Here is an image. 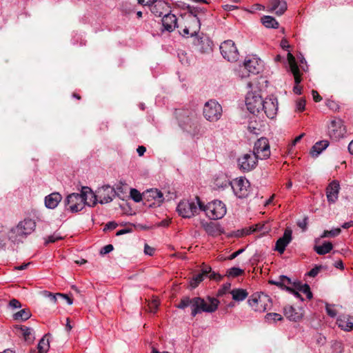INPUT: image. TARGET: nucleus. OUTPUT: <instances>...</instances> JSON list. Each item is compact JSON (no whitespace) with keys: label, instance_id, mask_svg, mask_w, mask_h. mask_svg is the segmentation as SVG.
<instances>
[{"label":"nucleus","instance_id":"1","mask_svg":"<svg viewBox=\"0 0 353 353\" xmlns=\"http://www.w3.org/2000/svg\"><path fill=\"white\" fill-rule=\"evenodd\" d=\"M209 303L205 302L204 299L200 297H194L190 299L189 297H183L177 305L179 309H185L188 306H191L192 316H195L197 314L203 312L212 313L215 312L219 303L216 298H209Z\"/></svg>","mask_w":353,"mask_h":353},{"label":"nucleus","instance_id":"2","mask_svg":"<svg viewBox=\"0 0 353 353\" xmlns=\"http://www.w3.org/2000/svg\"><path fill=\"white\" fill-rule=\"evenodd\" d=\"M36 228V222L32 219H25L10 230V238L13 241H21L32 234Z\"/></svg>","mask_w":353,"mask_h":353},{"label":"nucleus","instance_id":"3","mask_svg":"<svg viewBox=\"0 0 353 353\" xmlns=\"http://www.w3.org/2000/svg\"><path fill=\"white\" fill-rule=\"evenodd\" d=\"M200 205H201V201L196 196L194 199L181 201L177 205L176 211L183 218L190 219L201 211Z\"/></svg>","mask_w":353,"mask_h":353},{"label":"nucleus","instance_id":"4","mask_svg":"<svg viewBox=\"0 0 353 353\" xmlns=\"http://www.w3.org/2000/svg\"><path fill=\"white\" fill-rule=\"evenodd\" d=\"M249 305L256 312H265L271 309V298L263 292L253 294L248 301Z\"/></svg>","mask_w":353,"mask_h":353},{"label":"nucleus","instance_id":"5","mask_svg":"<svg viewBox=\"0 0 353 353\" xmlns=\"http://www.w3.org/2000/svg\"><path fill=\"white\" fill-rule=\"evenodd\" d=\"M200 210L205 212L206 216L213 220L220 219L226 214V206L219 200H214L207 205L201 202Z\"/></svg>","mask_w":353,"mask_h":353},{"label":"nucleus","instance_id":"6","mask_svg":"<svg viewBox=\"0 0 353 353\" xmlns=\"http://www.w3.org/2000/svg\"><path fill=\"white\" fill-rule=\"evenodd\" d=\"M263 67L262 61L257 57L252 55L247 57L242 65L239 66V75L241 78H246L250 74H255L259 73Z\"/></svg>","mask_w":353,"mask_h":353},{"label":"nucleus","instance_id":"7","mask_svg":"<svg viewBox=\"0 0 353 353\" xmlns=\"http://www.w3.org/2000/svg\"><path fill=\"white\" fill-rule=\"evenodd\" d=\"M222 106L215 100H209L203 107V114L206 120L210 122L219 121L222 116Z\"/></svg>","mask_w":353,"mask_h":353},{"label":"nucleus","instance_id":"8","mask_svg":"<svg viewBox=\"0 0 353 353\" xmlns=\"http://www.w3.org/2000/svg\"><path fill=\"white\" fill-rule=\"evenodd\" d=\"M233 193L239 198H246L250 192V185L249 181L245 177H239L234 179L230 182Z\"/></svg>","mask_w":353,"mask_h":353},{"label":"nucleus","instance_id":"9","mask_svg":"<svg viewBox=\"0 0 353 353\" xmlns=\"http://www.w3.org/2000/svg\"><path fill=\"white\" fill-rule=\"evenodd\" d=\"M64 203L66 210L72 213L82 210L85 206L81 191L80 193H72L68 195Z\"/></svg>","mask_w":353,"mask_h":353},{"label":"nucleus","instance_id":"10","mask_svg":"<svg viewBox=\"0 0 353 353\" xmlns=\"http://www.w3.org/2000/svg\"><path fill=\"white\" fill-rule=\"evenodd\" d=\"M346 133V129L341 119L332 120L327 125V135L334 141H339Z\"/></svg>","mask_w":353,"mask_h":353},{"label":"nucleus","instance_id":"11","mask_svg":"<svg viewBox=\"0 0 353 353\" xmlns=\"http://www.w3.org/2000/svg\"><path fill=\"white\" fill-rule=\"evenodd\" d=\"M264 99L256 92H248L245 98V105L248 110L253 114H259L263 109Z\"/></svg>","mask_w":353,"mask_h":353},{"label":"nucleus","instance_id":"12","mask_svg":"<svg viewBox=\"0 0 353 353\" xmlns=\"http://www.w3.org/2000/svg\"><path fill=\"white\" fill-rule=\"evenodd\" d=\"M220 50L223 57L228 61L234 62L239 59V51L232 40L223 41L220 46Z\"/></svg>","mask_w":353,"mask_h":353},{"label":"nucleus","instance_id":"13","mask_svg":"<svg viewBox=\"0 0 353 353\" xmlns=\"http://www.w3.org/2000/svg\"><path fill=\"white\" fill-rule=\"evenodd\" d=\"M258 163V158L252 152L242 154L237 159L238 167L243 172H250L254 170Z\"/></svg>","mask_w":353,"mask_h":353},{"label":"nucleus","instance_id":"14","mask_svg":"<svg viewBox=\"0 0 353 353\" xmlns=\"http://www.w3.org/2000/svg\"><path fill=\"white\" fill-rule=\"evenodd\" d=\"M252 154L258 159H266L270 156V148L269 141L267 138L261 137L259 139L254 143Z\"/></svg>","mask_w":353,"mask_h":353},{"label":"nucleus","instance_id":"15","mask_svg":"<svg viewBox=\"0 0 353 353\" xmlns=\"http://www.w3.org/2000/svg\"><path fill=\"white\" fill-rule=\"evenodd\" d=\"M287 59L290 70L294 75V82L296 84L293 88V91L296 94H301V87H300L299 84L301 81V77L299 72V68L296 62L295 57L292 55V54L290 52H288Z\"/></svg>","mask_w":353,"mask_h":353},{"label":"nucleus","instance_id":"16","mask_svg":"<svg viewBox=\"0 0 353 353\" xmlns=\"http://www.w3.org/2000/svg\"><path fill=\"white\" fill-rule=\"evenodd\" d=\"M143 200L151 202L148 204L150 207L160 205L164 201L163 194L158 189L147 190L143 193Z\"/></svg>","mask_w":353,"mask_h":353},{"label":"nucleus","instance_id":"17","mask_svg":"<svg viewBox=\"0 0 353 353\" xmlns=\"http://www.w3.org/2000/svg\"><path fill=\"white\" fill-rule=\"evenodd\" d=\"M277 111L278 101L276 98L270 97L264 99L263 109L261 110V112H263L268 118L273 119L276 115Z\"/></svg>","mask_w":353,"mask_h":353},{"label":"nucleus","instance_id":"18","mask_svg":"<svg viewBox=\"0 0 353 353\" xmlns=\"http://www.w3.org/2000/svg\"><path fill=\"white\" fill-rule=\"evenodd\" d=\"M116 195V192L114 188L110 185H104L99 188L97 191V196L99 202L101 204L108 203L112 201Z\"/></svg>","mask_w":353,"mask_h":353},{"label":"nucleus","instance_id":"19","mask_svg":"<svg viewBox=\"0 0 353 353\" xmlns=\"http://www.w3.org/2000/svg\"><path fill=\"white\" fill-rule=\"evenodd\" d=\"M151 12L157 17H162L171 12L169 4L161 0H156L150 7Z\"/></svg>","mask_w":353,"mask_h":353},{"label":"nucleus","instance_id":"20","mask_svg":"<svg viewBox=\"0 0 353 353\" xmlns=\"http://www.w3.org/2000/svg\"><path fill=\"white\" fill-rule=\"evenodd\" d=\"M163 31L168 32H173L177 28V18L175 14H172L171 12L162 17L161 19Z\"/></svg>","mask_w":353,"mask_h":353},{"label":"nucleus","instance_id":"21","mask_svg":"<svg viewBox=\"0 0 353 353\" xmlns=\"http://www.w3.org/2000/svg\"><path fill=\"white\" fill-rule=\"evenodd\" d=\"M340 185L338 181H332L326 188V197L329 203H335L339 198Z\"/></svg>","mask_w":353,"mask_h":353},{"label":"nucleus","instance_id":"22","mask_svg":"<svg viewBox=\"0 0 353 353\" xmlns=\"http://www.w3.org/2000/svg\"><path fill=\"white\" fill-rule=\"evenodd\" d=\"M176 115L180 126L185 130H188V125H190L194 119V113L177 110Z\"/></svg>","mask_w":353,"mask_h":353},{"label":"nucleus","instance_id":"23","mask_svg":"<svg viewBox=\"0 0 353 353\" xmlns=\"http://www.w3.org/2000/svg\"><path fill=\"white\" fill-rule=\"evenodd\" d=\"M292 230L290 229H286L284 232L283 236L279 238L275 245V250L282 254L284 252L285 248L292 241Z\"/></svg>","mask_w":353,"mask_h":353},{"label":"nucleus","instance_id":"24","mask_svg":"<svg viewBox=\"0 0 353 353\" xmlns=\"http://www.w3.org/2000/svg\"><path fill=\"white\" fill-rule=\"evenodd\" d=\"M201 225L205 232L212 236H217L223 233V229L219 224L214 222L202 221Z\"/></svg>","mask_w":353,"mask_h":353},{"label":"nucleus","instance_id":"25","mask_svg":"<svg viewBox=\"0 0 353 353\" xmlns=\"http://www.w3.org/2000/svg\"><path fill=\"white\" fill-rule=\"evenodd\" d=\"M81 192L85 205L93 207L99 202L97 194H95L90 188L82 187Z\"/></svg>","mask_w":353,"mask_h":353},{"label":"nucleus","instance_id":"26","mask_svg":"<svg viewBox=\"0 0 353 353\" xmlns=\"http://www.w3.org/2000/svg\"><path fill=\"white\" fill-rule=\"evenodd\" d=\"M62 196L59 192H53L45 197V206L48 209H54L61 202Z\"/></svg>","mask_w":353,"mask_h":353},{"label":"nucleus","instance_id":"27","mask_svg":"<svg viewBox=\"0 0 353 353\" xmlns=\"http://www.w3.org/2000/svg\"><path fill=\"white\" fill-rule=\"evenodd\" d=\"M336 323L342 330L350 332L353 330V316H340L337 319Z\"/></svg>","mask_w":353,"mask_h":353},{"label":"nucleus","instance_id":"28","mask_svg":"<svg viewBox=\"0 0 353 353\" xmlns=\"http://www.w3.org/2000/svg\"><path fill=\"white\" fill-rule=\"evenodd\" d=\"M329 145L328 141L323 140L316 142L311 148L310 154L313 157H317Z\"/></svg>","mask_w":353,"mask_h":353},{"label":"nucleus","instance_id":"29","mask_svg":"<svg viewBox=\"0 0 353 353\" xmlns=\"http://www.w3.org/2000/svg\"><path fill=\"white\" fill-rule=\"evenodd\" d=\"M287 9V4L285 1L272 0L270 3V10L277 15H281Z\"/></svg>","mask_w":353,"mask_h":353},{"label":"nucleus","instance_id":"30","mask_svg":"<svg viewBox=\"0 0 353 353\" xmlns=\"http://www.w3.org/2000/svg\"><path fill=\"white\" fill-rule=\"evenodd\" d=\"M186 22L188 23L187 26L190 28L192 32L196 34L199 32L201 26L199 18L193 16L190 17V19H186Z\"/></svg>","mask_w":353,"mask_h":353},{"label":"nucleus","instance_id":"31","mask_svg":"<svg viewBox=\"0 0 353 353\" xmlns=\"http://www.w3.org/2000/svg\"><path fill=\"white\" fill-rule=\"evenodd\" d=\"M333 248V245L330 242H324L321 245H315L314 251L319 255H324L329 253Z\"/></svg>","mask_w":353,"mask_h":353},{"label":"nucleus","instance_id":"32","mask_svg":"<svg viewBox=\"0 0 353 353\" xmlns=\"http://www.w3.org/2000/svg\"><path fill=\"white\" fill-rule=\"evenodd\" d=\"M233 300L236 301H242L246 299L248 295V293L245 290L236 288L234 289L230 292Z\"/></svg>","mask_w":353,"mask_h":353},{"label":"nucleus","instance_id":"33","mask_svg":"<svg viewBox=\"0 0 353 353\" xmlns=\"http://www.w3.org/2000/svg\"><path fill=\"white\" fill-rule=\"evenodd\" d=\"M31 315L30 310L22 309L13 314V319L17 321H24L29 319Z\"/></svg>","mask_w":353,"mask_h":353},{"label":"nucleus","instance_id":"34","mask_svg":"<svg viewBox=\"0 0 353 353\" xmlns=\"http://www.w3.org/2000/svg\"><path fill=\"white\" fill-rule=\"evenodd\" d=\"M261 22L268 28H277L279 27V23L276 20L271 16H264L261 18Z\"/></svg>","mask_w":353,"mask_h":353},{"label":"nucleus","instance_id":"35","mask_svg":"<svg viewBox=\"0 0 353 353\" xmlns=\"http://www.w3.org/2000/svg\"><path fill=\"white\" fill-rule=\"evenodd\" d=\"M284 313L285 316L291 321H296L299 319L300 315L295 312L292 306H287L284 308Z\"/></svg>","mask_w":353,"mask_h":353},{"label":"nucleus","instance_id":"36","mask_svg":"<svg viewBox=\"0 0 353 353\" xmlns=\"http://www.w3.org/2000/svg\"><path fill=\"white\" fill-rule=\"evenodd\" d=\"M20 330H21L22 334L23 335V337L26 341L32 342L34 340V336L33 329H32L31 327L23 325L20 327Z\"/></svg>","mask_w":353,"mask_h":353},{"label":"nucleus","instance_id":"37","mask_svg":"<svg viewBox=\"0 0 353 353\" xmlns=\"http://www.w3.org/2000/svg\"><path fill=\"white\" fill-rule=\"evenodd\" d=\"M185 8L189 13L188 16L187 17V19H190L191 17H199L198 15L202 12H205V10L203 8H201L200 7H194L192 6H190L189 4H187L185 6Z\"/></svg>","mask_w":353,"mask_h":353},{"label":"nucleus","instance_id":"38","mask_svg":"<svg viewBox=\"0 0 353 353\" xmlns=\"http://www.w3.org/2000/svg\"><path fill=\"white\" fill-rule=\"evenodd\" d=\"M50 347L48 339L46 336L43 337L39 342L38 351L39 353H46Z\"/></svg>","mask_w":353,"mask_h":353},{"label":"nucleus","instance_id":"39","mask_svg":"<svg viewBox=\"0 0 353 353\" xmlns=\"http://www.w3.org/2000/svg\"><path fill=\"white\" fill-rule=\"evenodd\" d=\"M341 230L340 228H334L331 230H325L323 233L321 235V238H326V237H334L338 236L341 233Z\"/></svg>","mask_w":353,"mask_h":353},{"label":"nucleus","instance_id":"40","mask_svg":"<svg viewBox=\"0 0 353 353\" xmlns=\"http://www.w3.org/2000/svg\"><path fill=\"white\" fill-rule=\"evenodd\" d=\"M130 195L132 199L135 202H140L143 199V194H141L137 189L132 188L130 192Z\"/></svg>","mask_w":353,"mask_h":353},{"label":"nucleus","instance_id":"41","mask_svg":"<svg viewBox=\"0 0 353 353\" xmlns=\"http://www.w3.org/2000/svg\"><path fill=\"white\" fill-rule=\"evenodd\" d=\"M204 277L203 274L201 273L194 276L190 282L191 287L193 288H196L203 280Z\"/></svg>","mask_w":353,"mask_h":353},{"label":"nucleus","instance_id":"42","mask_svg":"<svg viewBox=\"0 0 353 353\" xmlns=\"http://www.w3.org/2000/svg\"><path fill=\"white\" fill-rule=\"evenodd\" d=\"M299 290L305 294L307 299H310L312 298V293L310 291V286L307 284L300 285Z\"/></svg>","mask_w":353,"mask_h":353},{"label":"nucleus","instance_id":"43","mask_svg":"<svg viewBox=\"0 0 353 353\" xmlns=\"http://www.w3.org/2000/svg\"><path fill=\"white\" fill-rule=\"evenodd\" d=\"M243 272V271L241 268L234 267L229 269L227 273L230 276L236 277L240 276Z\"/></svg>","mask_w":353,"mask_h":353},{"label":"nucleus","instance_id":"44","mask_svg":"<svg viewBox=\"0 0 353 353\" xmlns=\"http://www.w3.org/2000/svg\"><path fill=\"white\" fill-rule=\"evenodd\" d=\"M265 319L268 321H274L276 322L277 321H281L282 319V316L281 314L277 313H268L265 315Z\"/></svg>","mask_w":353,"mask_h":353},{"label":"nucleus","instance_id":"45","mask_svg":"<svg viewBox=\"0 0 353 353\" xmlns=\"http://www.w3.org/2000/svg\"><path fill=\"white\" fill-rule=\"evenodd\" d=\"M282 279H283V287L285 288V289L289 292L290 290H292V288L290 286L292 284L291 279L285 275H282Z\"/></svg>","mask_w":353,"mask_h":353},{"label":"nucleus","instance_id":"46","mask_svg":"<svg viewBox=\"0 0 353 353\" xmlns=\"http://www.w3.org/2000/svg\"><path fill=\"white\" fill-rule=\"evenodd\" d=\"M325 310H326L327 314L330 317L333 318L336 316L337 313H336V310L334 308V305H330V304H326Z\"/></svg>","mask_w":353,"mask_h":353},{"label":"nucleus","instance_id":"47","mask_svg":"<svg viewBox=\"0 0 353 353\" xmlns=\"http://www.w3.org/2000/svg\"><path fill=\"white\" fill-rule=\"evenodd\" d=\"M59 239H61V237L57 234H53L52 235H50L48 236L46 239V242L45 243L46 244H48V243H54L55 241L59 240Z\"/></svg>","mask_w":353,"mask_h":353},{"label":"nucleus","instance_id":"48","mask_svg":"<svg viewBox=\"0 0 353 353\" xmlns=\"http://www.w3.org/2000/svg\"><path fill=\"white\" fill-rule=\"evenodd\" d=\"M181 34L183 37H193L196 35L192 32V30H191L190 28L188 26H185V28L182 30Z\"/></svg>","mask_w":353,"mask_h":353},{"label":"nucleus","instance_id":"49","mask_svg":"<svg viewBox=\"0 0 353 353\" xmlns=\"http://www.w3.org/2000/svg\"><path fill=\"white\" fill-rule=\"evenodd\" d=\"M159 301L157 299L153 300L150 304L149 307L150 310V312L152 313H155L157 310V308L159 307Z\"/></svg>","mask_w":353,"mask_h":353},{"label":"nucleus","instance_id":"50","mask_svg":"<svg viewBox=\"0 0 353 353\" xmlns=\"http://www.w3.org/2000/svg\"><path fill=\"white\" fill-rule=\"evenodd\" d=\"M114 248L113 245L111 244H108L104 247H103L100 251L101 254H106L110 253L113 250Z\"/></svg>","mask_w":353,"mask_h":353},{"label":"nucleus","instance_id":"51","mask_svg":"<svg viewBox=\"0 0 353 353\" xmlns=\"http://www.w3.org/2000/svg\"><path fill=\"white\" fill-rule=\"evenodd\" d=\"M307 217H305L303 220L299 221L297 223L298 226L301 228L303 231H305L307 230Z\"/></svg>","mask_w":353,"mask_h":353},{"label":"nucleus","instance_id":"52","mask_svg":"<svg viewBox=\"0 0 353 353\" xmlns=\"http://www.w3.org/2000/svg\"><path fill=\"white\" fill-rule=\"evenodd\" d=\"M44 294L49 298L50 301L54 303H55L57 302V296H59L57 295V294H52L51 292H47V291H45L44 292Z\"/></svg>","mask_w":353,"mask_h":353},{"label":"nucleus","instance_id":"53","mask_svg":"<svg viewBox=\"0 0 353 353\" xmlns=\"http://www.w3.org/2000/svg\"><path fill=\"white\" fill-rule=\"evenodd\" d=\"M117 225H117V223L116 222H114V221L108 222V223L105 225V228H104L103 230H104V231H106V230H112L115 229V228L117 227Z\"/></svg>","mask_w":353,"mask_h":353},{"label":"nucleus","instance_id":"54","mask_svg":"<svg viewBox=\"0 0 353 353\" xmlns=\"http://www.w3.org/2000/svg\"><path fill=\"white\" fill-rule=\"evenodd\" d=\"M9 305L12 308H19L21 307V303L15 299H13L10 301Z\"/></svg>","mask_w":353,"mask_h":353},{"label":"nucleus","instance_id":"55","mask_svg":"<svg viewBox=\"0 0 353 353\" xmlns=\"http://www.w3.org/2000/svg\"><path fill=\"white\" fill-rule=\"evenodd\" d=\"M269 283L275 285H277L279 287L283 288V279H282V275H281L276 280H270L269 281Z\"/></svg>","mask_w":353,"mask_h":353},{"label":"nucleus","instance_id":"56","mask_svg":"<svg viewBox=\"0 0 353 353\" xmlns=\"http://www.w3.org/2000/svg\"><path fill=\"white\" fill-rule=\"evenodd\" d=\"M305 106V101L304 99H301L296 102V108L299 111L301 112V111L304 110Z\"/></svg>","mask_w":353,"mask_h":353},{"label":"nucleus","instance_id":"57","mask_svg":"<svg viewBox=\"0 0 353 353\" xmlns=\"http://www.w3.org/2000/svg\"><path fill=\"white\" fill-rule=\"evenodd\" d=\"M154 249L153 248L150 247L148 244H145L144 253L145 254L149 255V256H152L154 254Z\"/></svg>","mask_w":353,"mask_h":353},{"label":"nucleus","instance_id":"58","mask_svg":"<svg viewBox=\"0 0 353 353\" xmlns=\"http://www.w3.org/2000/svg\"><path fill=\"white\" fill-rule=\"evenodd\" d=\"M320 271V267H315L308 272L307 275L311 277L316 276Z\"/></svg>","mask_w":353,"mask_h":353},{"label":"nucleus","instance_id":"59","mask_svg":"<svg viewBox=\"0 0 353 353\" xmlns=\"http://www.w3.org/2000/svg\"><path fill=\"white\" fill-rule=\"evenodd\" d=\"M244 249H240L236 252H234V253H232V254H230L228 257V259L229 260H232L234 259H235L236 257H237L239 254H241L243 252H244Z\"/></svg>","mask_w":353,"mask_h":353},{"label":"nucleus","instance_id":"60","mask_svg":"<svg viewBox=\"0 0 353 353\" xmlns=\"http://www.w3.org/2000/svg\"><path fill=\"white\" fill-rule=\"evenodd\" d=\"M138 3L142 6H149L151 7L154 1L156 0H137Z\"/></svg>","mask_w":353,"mask_h":353},{"label":"nucleus","instance_id":"61","mask_svg":"<svg viewBox=\"0 0 353 353\" xmlns=\"http://www.w3.org/2000/svg\"><path fill=\"white\" fill-rule=\"evenodd\" d=\"M312 95L313 99L316 102H319L322 99L321 97L319 94L318 92L316 90H313L312 91Z\"/></svg>","mask_w":353,"mask_h":353},{"label":"nucleus","instance_id":"62","mask_svg":"<svg viewBox=\"0 0 353 353\" xmlns=\"http://www.w3.org/2000/svg\"><path fill=\"white\" fill-rule=\"evenodd\" d=\"M57 295L59 297H61L63 299L66 300V301H67L68 305H72V300L69 296H68L67 295L63 294H60V293H57Z\"/></svg>","mask_w":353,"mask_h":353},{"label":"nucleus","instance_id":"63","mask_svg":"<svg viewBox=\"0 0 353 353\" xmlns=\"http://www.w3.org/2000/svg\"><path fill=\"white\" fill-rule=\"evenodd\" d=\"M281 46L284 50H288L290 48V45L288 41L286 39H282L281 41Z\"/></svg>","mask_w":353,"mask_h":353},{"label":"nucleus","instance_id":"64","mask_svg":"<svg viewBox=\"0 0 353 353\" xmlns=\"http://www.w3.org/2000/svg\"><path fill=\"white\" fill-rule=\"evenodd\" d=\"M145 151H146V149L143 145L139 146L137 149V152L139 156L143 155V154L145 152Z\"/></svg>","mask_w":353,"mask_h":353}]
</instances>
